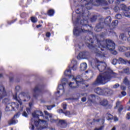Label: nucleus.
Instances as JSON below:
<instances>
[{"label":"nucleus","instance_id":"1","mask_svg":"<svg viewBox=\"0 0 130 130\" xmlns=\"http://www.w3.org/2000/svg\"><path fill=\"white\" fill-rule=\"evenodd\" d=\"M85 44L89 48L92 49V51L98 57H105V50L104 48H106L109 50L114 55L117 54V51L114 50L115 49V43L112 40L106 39V40H99L96 39L98 42L97 45H93L94 41L93 38L90 36H87L85 37Z\"/></svg>","mask_w":130,"mask_h":130},{"label":"nucleus","instance_id":"2","mask_svg":"<svg viewBox=\"0 0 130 130\" xmlns=\"http://www.w3.org/2000/svg\"><path fill=\"white\" fill-rule=\"evenodd\" d=\"M75 13L78 15H80V18H82L83 20H81L80 22V18H77L76 20L74 22L75 26L73 29V34L74 36L78 37L80 36L82 33H89V35H91L92 31L89 29H86L88 28V27L89 28H93L92 25H90L89 24V15L87 14L85 11H83V9H77L75 11Z\"/></svg>","mask_w":130,"mask_h":130},{"label":"nucleus","instance_id":"3","mask_svg":"<svg viewBox=\"0 0 130 130\" xmlns=\"http://www.w3.org/2000/svg\"><path fill=\"white\" fill-rule=\"evenodd\" d=\"M96 60V63L98 64L95 65V68L98 69L99 72L103 73L105 71H106L103 73V75H100L98 76L96 80L91 84L92 87H98L100 85L107 84L115 75L113 71L109 68H107V64L105 62L100 61L97 59Z\"/></svg>","mask_w":130,"mask_h":130},{"label":"nucleus","instance_id":"4","mask_svg":"<svg viewBox=\"0 0 130 130\" xmlns=\"http://www.w3.org/2000/svg\"><path fill=\"white\" fill-rule=\"evenodd\" d=\"M86 2L84 5L82 7H85L87 10H91L93 8V6L95 7H99V6H108V3L106 0H84Z\"/></svg>","mask_w":130,"mask_h":130},{"label":"nucleus","instance_id":"5","mask_svg":"<svg viewBox=\"0 0 130 130\" xmlns=\"http://www.w3.org/2000/svg\"><path fill=\"white\" fill-rule=\"evenodd\" d=\"M70 74H72V71H71V69H68L66 70L64 73V75L66 77H69L70 79H71V78H72V80H74V81H75L76 85L75 86V82H70L69 84V87H70L71 89H77L79 88L80 84H82V81H78V77L75 78L74 75H70Z\"/></svg>","mask_w":130,"mask_h":130},{"label":"nucleus","instance_id":"6","mask_svg":"<svg viewBox=\"0 0 130 130\" xmlns=\"http://www.w3.org/2000/svg\"><path fill=\"white\" fill-rule=\"evenodd\" d=\"M31 114L33 118H36L37 119H38V121H35V126H38V125H39V123H40V121L43 123L46 122L45 120H41L39 119L40 116H42L44 119H46V120H48L49 119L48 117L44 116L43 112H42L41 111H35L33 113H32Z\"/></svg>","mask_w":130,"mask_h":130},{"label":"nucleus","instance_id":"7","mask_svg":"<svg viewBox=\"0 0 130 130\" xmlns=\"http://www.w3.org/2000/svg\"><path fill=\"white\" fill-rule=\"evenodd\" d=\"M129 10V7H127L126 5L124 4H121L120 7L115 6L114 8V12L116 13H120V11H122V15H124L127 18H130Z\"/></svg>","mask_w":130,"mask_h":130},{"label":"nucleus","instance_id":"8","mask_svg":"<svg viewBox=\"0 0 130 130\" xmlns=\"http://www.w3.org/2000/svg\"><path fill=\"white\" fill-rule=\"evenodd\" d=\"M44 89V85L40 84L36 85L33 89V97L35 99H37L40 95L43 94V90Z\"/></svg>","mask_w":130,"mask_h":130},{"label":"nucleus","instance_id":"9","mask_svg":"<svg viewBox=\"0 0 130 130\" xmlns=\"http://www.w3.org/2000/svg\"><path fill=\"white\" fill-rule=\"evenodd\" d=\"M105 25V23L104 22H100L97 23L95 25V26L94 28V31H95V32H101V31L103 30Z\"/></svg>","mask_w":130,"mask_h":130},{"label":"nucleus","instance_id":"10","mask_svg":"<svg viewBox=\"0 0 130 130\" xmlns=\"http://www.w3.org/2000/svg\"><path fill=\"white\" fill-rule=\"evenodd\" d=\"M64 81L66 82H67V80H66V78L63 79V80L62 81V84H59V85H58V88L57 89V91L56 92V94H59V93H60V91H59V90H62V92L64 93V86L67 84V83L63 82V81L64 82Z\"/></svg>","mask_w":130,"mask_h":130},{"label":"nucleus","instance_id":"11","mask_svg":"<svg viewBox=\"0 0 130 130\" xmlns=\"http://www.w3.org/2000/svg\"><path fill=\"white\" fill-rule=\"evenodd\" d=\"M20 116V112L17 113L14 115L13 117L8 121V124L12 125V124H16L18 122L17 120H15L16 117H19Z\"/></svg>","mask_w":130,"mask_h":130},{"label":"nucleus","instance_id":"12","mask_svg":"<svg viewBox=\"0 0 130 130\" xmlns=\"http://www.w3.org/2000/svg\"><path fill=\"white\" fill-rule=\"evenodd\" d=\"M90 56V52L87 51H83L79 53L77 57L80 58H87Z\"/></svg>","mask_w":130,"mask_h":130},{"label":"nucleus","instance_id":"13","mask_svg":"<svg viewBox=\"0 0 130 130\" xmlns=\"http://www.w3.org/2000/svg\"><path fill=\"white\" fill-rule=\"evenodd\" d=\"M118 108V112L119 113H121V111L123 110V106L121 105V102L120 101H117L116 103V106L115 108Z\"/></svg>","mask_w":130,"mask_h":130},{"label":"nucleus","instance_id":"14","mask_svg":"<svg viewBox=\"0 0 130 130\" xmlns=\"http://www.w3.org/2000/svg\"><path fill=\"white\" fill-rule=\"evenodd\" d=\"M101 105L104 106L105 107H107V108H111L112 106L108 103V101L107 100H103L100 102Z\"/></svg>","mask_w":130,"mask_h":130},{"label":"nucleus","instance_id":"15","mask_svg":"<svg viewBox=\"0 0 130 130\" xmlns=\"http://www.w3.org/2000/svg\"><path fill=\"white\" fill-rule=\"evenodd\" d=\"M21 94L26 98V99L23 100V102H27L31 99V96H30V94L28 92H22L21 93Z\"/></svg>","mask_w":130,"mask_h":130},{"label":"nucleus","instance_id":"16","mask_svg":"<svg viewBox=\"0 0 130 130\" xmlns=\"http://www.w3.org/2000/svg\"><path fill=\"white\" fill-rule=\"evenodd\" d=\"M117 25H118V20H114L111 25H109L110 30H113V29H115V27H116Z\"/></svg>","mask_w":130,"mask_h":130},{"label":"nucleus","instance_id":"17","mask_svg":"<svg viewBox=\"0 0 130 130\" xmlns=\"http://www.w3.org/2000/svg\"><path fill=\"white\" fill-rule=\"evenodd\" d=\"M94 92L98 95H104V90L100 88V87H98L94 89Z\"/></svg>","mask_w":130,"mask_h":130},{"label":"nucleus","instance_id":"18","mask_svg":"<svg viewBox=\"0 0 130 130\" xmlns=\"http://www.w3.org/2000/svg\"><path fill=\"white\" fill-rule=\"evenodd\" d=\"M104 95H111L113 94V90L109 88H106L104 90Z\"/></svg>","mask_w":130,"mask_h":130},{"label":"nucleus","instance_id":"19","mask_svg":"<svg viewBox=\"0 0 130 130\" xmlns=\"http://www.w3.org/2000/svg\"><path fill=\"white\" fill-rule=\"evenodd\" d=\"M58 113H63L66 116H70L71 115V112L70 111H64L62 109H59L57 110Z\"/></svg>","mask_w":130,"mask_h":130},{"label":"nucleus","instance_id":"20","mask_svg":"<svg viewBox=\"0 0 130 130\" xmlns=\"http://www.w3.org/2000/svg\"><path fill=\"white\" fill-rule=\"evenodd\" d=\"M54 14H55V11L52 9L48 10L47 12V15L49 17H53L54 16Z\"/></svg>","mask_w":130,"mask_h":130},{"label":"nucleus","instance_id":"21","mask_svg":"<svg viewBox=\"0 0 130 130\" xmlns=\"http://www.w3.org/2000/svg\"><path fill=\"white\" fill-rule=\"evenodd\" d=\"M59 123L60 124V127L62 128H66L67 127V122L64 120H59Z\"/></svg>","mask_w":130,"mask_h":130},{"label":"nucleus","instance_id":"22","mask_svg":"<svg viewBox=\"0 0 130 130\" xmlns=\"http://www.w3.org/2000/svg\"><path fill=\"white\" fill-rule=\"evenodd\" d=\"M13 98L15 99V100H16L18 103H19L20 105H22L23 103L22 102L21 99L18 98V94H17V92H16L15 94L13 95Z\"/></svg>","mask_w":130,"mask_h":130},{"label":"nucleus","instance_id":"23","mask_svg":"<svg viewBox=\"0 0 130 130\" xmlns=\"http://www.w3.org/2000/svg\"><path fill=\"white\" fill-rule=\"evenodd\" d=\"M87 65L86 63H82L80 64V69L81 71H86L87 70Z\"/></svg>","mask_w":130,"mask_h":130},{"label":"nucleus","instance_id":"24","mask_svg":"<svg viewBox=\"0 0 130 130\" xmlns=\"http://www.w3.org/2000/svg\"><path fill=\"white\" fill-rule=\"evenodd\" d=\"M123 83L125 85V86H127L128 87H130V82L128 81L127 77H125L123 80Z\"/></svg>","mask_w":130,"mask_h":130},{"label":"nucleus","instance_id":"25","mask_svg":"<svg viewBox=\"0 0 130 130\" xmlns=\"http://www.w3.org/2000/svg\"><path fill=\"white\" fill-rule=\"evenodd\" d=\"M28 17L29 15L27 13L22 12L20 14V17L22 18V19H25V20H26L27 18Z\"/></svg>","mask_w":130,"mask_h":130},{"label":"nucleus","instance_id":"26","mask_svg":"<svg viewBox=\"0 0 130 130\" xmlns=\"http://www.w3.org/2000/svg\"><path fill=\"white\" fill-rule=\"evenodd\" d=\"M111 20H112L111 19V17L108 16L105 19V22H104V23H105V24H110V23H111Z\"/></svg>","mask_w":130,"mask_h":130},{"label":"nucleus","instance_id":"27","mask_svg":"<svg viewBox=\"0 0 130 130\" xmlns=\"http://www.w3.org/2000/svg\"><path fill=\"white\" fill-rule=\"evenodd\" d=\"M118 61H119V63H123V64H126L127 63V60H124L122 58H119Z\"/></svg>","mask_w":130,"mask_h":130},{"label":"nucleus","instance_id":"28","mask_svg":"<svg viewBox=\"0 0 130 130\" xmlns=\"http://www.w3.org/2000/svg\"><path fill=\"white\" fill-rule=\"evenodd\" d=\"M30 21L34 23H37L38 22V18L35 16H31L30 17Z\"/></svg>","mask_w":130,"mask_h":130},{"label":"nucleus","instance_id":"29","mask_svg":"<svg viewBox=\"0 0 130 130\" xmlns=\"http://www.w3.org/2000/svg\"><path fill=\"white\" fill-rule=\"evenodd\" d=\"M106 115L108 120H112V119H113V115L110 113H107Z\"/></svg>","mask_w":130,"mask_h":130},{"label":"nucleus","instance_id":"30","mask_svg":"<svg viewBox=\"0 0 130 130\" xmlns=\"http://www.w3.org/2000/svg\"><path fill=\"white\" fill-rule=\"evenodd\" d=\"M44 113H45V115L46 116H46L47 117H50V118H52V114H50L47 112V111H44Z\"/></svg>","mask_w":130,"mask_h":130},{"label":"nucleus","instance_id":"31","mask_svg":"<svg viewBox=\"0 0 130 130\" xmlns=\"http://www.w3.org/2000/svg\"><path fill=\"white\" fill-rule=\"evenodd\" d=\"M123 73L126 75H130V70L129 68H125L123 69Z\"/></svg>","mask_w":130,"mask_h":130},{"label":"nucleus","instance_id":"32","mask_svg":"<svg viewBox=\"0 0 130 130\" xmlns=\"http://www.w3.org/2000/svg\"><path fill=\"white\" fill-rule=\"evenodd\" d=\"M98 18V16H97V15H93L92 17L90 18V20L92 22H95Z\"/></svg>","mask_w":130,"mask_h":130},{"label":"nucleus","instance_id":"33","mask_svg":"<svg viewBox=\"0 0 130 130\" xmlns=\"http://www.w3.org/2000/svg\"><path fill=\"white\" fill-rule=\"evenodd\" d=\"M122 15L120 14H117L115 16V18L117 19L118 20H120V19H122Z\"/></svg>","mask_w":130,"mask_h":130},{"label":"nucleus","instance_id":"34","mask_svg":"<svg viewBox=\"0 0 130 130\" xmlns=\"http://www.w3.org/2000/svg\"><path fill=\"white\" fill-rule=\"evenodd\" d=\"M53 107H55V105H52L50 106H46V108L48 109V110H51Z\"/></svg>","mask_w":130,"mask_h":130},{"label":"nucleus","instance_id":"35","mask_svg":"<svg viewBox=\"0 0 130 130\" xmlns=\"http://www.w3.org/2000/svg\"><path fill=\"white\" fill-rule=\"evenodd\" d=\"M120 89L122 91H125L126 90V86L123 85H121L120 86Z\"/></svg>","mask_w":130,"mask_h":130},{"label":"nucleus","instance_id":"36","mask_svg":"<svg viewBox=\"0 0 130 130\" xmlns=\"http://www.w3.org/2000/svg\"><path fill=\"white\" fill-rule=\"evenodd\" d=\"M17 19H15L13 20H11L10 21H8L7 23L8 24V25H12V24H14V23H15V22H16L17 21Z\"/></svg>","mask_w":130,"mask_h":130},{"label":"nucleus","instance_id":"37","mask_svg":"<svg viewBox=\"0 0 130 130\" xmlns=\"http://www.w3.org/2000/svg\"><path fill=\"white\" fill-rule=\"evenodd\" d=\"M120 85L118 83H116L115 85L113 86V89H117L119 87H120Z\"/></svg>","mask_w":130,"mask_h":130},{"label":"nucleus","instance_id":"38","mask_svg":"<svg viewBox=\"0 0 130 130\" xmlns=\"http://www.w3.org/2000/svg\"><path fill=\"white\" fill-rule=\"evenodd\" d=\"M117 62H118V60H117V59L115 58V59H113V61H112L113 64L115 66V64H116V63H117Z\"/></svg>","mask_w":130,"mask_h":130},{"label":"nucleus","instance_id":"39","mask_svg":"<svg viewBox=\"0 0 130 130\" xmlns=\"http://www.w3.org/2000/svg\"><path fill=\"white\" fill-rule=\"evenodd\" d=\"M45 35L47 38H49L50 36H51V33H50V32H47Z\"/></svg>","mask_w":130,"mask_h":130},{"label":"nucleus","instance_id":"40","mask_svg":"<svg viewBox=\"0 0 130 130\" xmlns=\"http://www.w3.org/2000/svg\"><path fill=\"white\" fill-rule=\"evenodd\" d=\"M121 94L122 97H124V96H126V92L125 91H122L121 92Z\"/></svg>","mask_w":130,"mask_h":130},{"label":"nucleus","instance_id":"41","mask_svg":"<svg viewBox=\"0 0 130 130\" xmlns=\"http://www.w3.org/2000/svg\"><path fill=\"white\" fill-rule=\"evenodd\" d=\"M126 57H130V52H126L125 53Z\"/></svg>","mask_w":130,"mask_h":130},{"label":"nucleus","instance_id":"42","mask_svg":"<svg viewBox=\"0 0 130 130\" xmlns=\"http://www.w3.org/2000/svg\"><path fill=\"white\" fill-rule=\"evenodd\" d=\"M67 106H68L67 104H62V108H63V110H66V109H67Z\"/></svg>","mask_w":130,"mask_h":130},{"label":"nucleus","instance_id":"43","mask_svg":"<svg viewBox=\"0 0 130 130\" xmlns=\"http://www.w3.org/2000/svg\"><path fill=\"white\" fill-rule=\"evenodd\" d=\"M22 115L25 117H28V114H27V112H26V111L23 112Z\"/></svg>","mask_w":130,"mask_h":130},{"label":"nucleus","instance_id":"44","mask_svg":"<svg viewBox=\"0 0 130 130\" xmlns=\"http://www.w3.org/2000/svg\"><path fill=\"white\" fill-rule=\"evenodd\" d=\"M72 69L73 71H76L77 70V64L73 65Z\"/></svg>","mask_w":130,"mask_h":130},{"label":"nucleus","instance_id":"45","mask_svg":"<svg viewBox=\"0 0 130 130\" xmlns=\"http://www.w3.org/2000/svg\"><path fill=\"white\" fill-rule=\"evenodd\" d=\"M10 101V100H9V99H5L4 101L5 102V103H6V104H9V101Z\"/></svg>","mask_w":130,"mask_h":130},{"label":"nucleus","instance_id":"46","mask_svg":"<svg viewBox=\"0 0 130 130\" xmlns=\"http://www.w3.org/2000/svg\"><path fill=\"white\" fill-rule=\"evenodd\" d=\"M81 101L82 102H86L87 101V98L86 97H83L81 99Z\"/></svg>","mask_w":130,"mask_h":130},{"label":"nucleus","instance_id":"47","mask_svg":"<svg viewBox=\"0 0 130 130\" xmlns=\"http://www.w3.org/2000/svg\"><path fill=\"white\" fill-rule=\"evenodd\" d=\"M113 119H114V121H115V122H116V121H118V118H117V117L116 116H114L113 117Z\"/></svg>","mask_w":130,"mask_h":130},{"label":"nucleus","instance_id":"48","mask_svg":"<svg viewBox=\"0 0 130 130\" xmlns=\"http://www.w3.org/2000/svg\"><path fill=\"white\" fill-rule=\"evenodd\" d=\"M125 0H116V4H120L121 2H124Z\"/></svg>","mask_w":130,"mask_h":130},{"label":"nucleus","instance_id":"49","mask_svg":"<svg viewBox=\"0 0 130 130\" xmlns=\"http://www.w3.org/2000/svg\"><path fill=\"white\" fill-rule=\"evenodd\" d=\"M126 118L127 119H130V113H127Z\"/></svg>","mask_w":130,"mask_h":130},{"label":"nucleus","instance_id":"50","mask_svg":"<svg viewBox=\"0 0 130 130\" xmlns=\"http://www.w3.org/2000/svg\"><path fill=\"white\" fill-rule=\"evenodd\" d=\"M20 89H21V87H20V86H17L16 87H15V89L17 92H18Z\"/></svg>","mask_w":130,"mask_h":130},{"label":"nucleus","instance_id":"51","mask_svg":"<svg viewBox=\"0 0 130 130\" xmlns=\"http://www.w3.org/2000/svg\"><path fill=\"white\" fill-rule=\"evenodd\" d=\"M41 15H44V16H47V12L45 13L44 11H41Z\"/></svg>","mask_w":130,"mask_h":130},{"label":"nucleus","instance_id":"52","mask_svg":"<svg viewBox=\"0 0 130 130\" xmlns=\"http://www.w3.org/2000/svg\"><path fill=\"white\" fill-rule=\"evenodd\" d=\"M50 122H56V120L54 119H50Z\"/></svg>","mask_w":130,"mask_h":130},{"label":"nucleus","instance_id":"53","mask_svg":"<svg viewBox=\"0 0 130 130\" xmlns=\"http://www.w3.org/2000/svg\"><path fill=\"white\" fill-rule=\"evenodd\" d=\"M26 111H27V112L29 113V112H31V109L29 108H26Z\"/></svg>","mask_w":130,"mask_h":130},{"label":"nucleus","instance_id":"54","mask_svg":"<svg viewBox=\"0 0 130 130\" xmlns=\"http://www.w3.org/2000/svg\"><path fill=\"white\" fill-rule=\"evenodd\" d=\"M29 128H31V130H34V129L35 128V127L34 126V125L31 124V127H29Z\"/></svg>","mask_w":130,"mask_h":130},{"label":"nucleus","instance_id":"55","mask_svg":"<svg viewBox=\"0 0 130 130\" xmlns=\"http://www.w3.org/2000/svg\"><path fill=\"white\" fill-rule=\"evenodd\" d=\"M119 50H120V51H121L122 52L124 51V50H123V49L122 48V47H119Z\"/></svg>","mask_w":130,"mask_h":130},{"label":"nucleus","instance_id":"56","mask_svg":"<svg viewBox=\"0 0 130 130\" xmlns=\"http://www.w3.org/2000/svg\"><path fill=\"white\" fill-rule=\"evenodd\" d=\"M108 2L110 4H112L113 3H114V0H108Z\"/></svg>","mask_w":130,"mask_h":130},{"label":"nucleus","instance_id":"57","mask_svg":"<svg viewBox=\"0 0 130 130\" xmlns=\"http://www.w3.org/2000/svg\"><path fill=\"white\" fill-rule=\"evenodd\" d=\"M32 106H33V103L32 102L29 103V106L30 108H31V107H32Z\"/></svg>","mask_w":130,"mask_h":130},{"label":"nucleus","instance_id":"58","mask_svg":"<svg viewBox=\"0 0 130 130\" xmlns=\"http://www.w3.org/2000/svg\"><path fill=\"white\" fill-rule=\"evenodd\" d=\"M9 80H10V82H13L14 80V77H10Z\"/></svg>","mask_w":130,"mask_h":130},{"label":"nucleus","instance_id":"59","mask_svg":"<svg viewBox=\"0 0 130 130\" xmlns=\"http://www.w3.org/2000/svg\"><path fill=\"white\" fill-rule=\"evenodd\" d=\"M40 27H42V25L41 24H39V25H37L36 26V28H40Z\"/></svg>","mask_w":130,"mask_h":130},{"label":"nucleus","instance_id":"60","mask_svg":"<svg viewBox=\"0 0 130 130\" xmlns=\"http://www.w3.org/2000/svg\"><path fill=\"white\" fill-rule=\"evenodd\" d=\"M11 107H12V110H15V107L14 106V105H12Z\"/></svg>","mask_w":130,"mask_h":130},{"label":"nucleus","instance_id":"61","mask_svg":"<svg viewBox=\"0 0 130 130\" xmlns=\"http://www.w3.org/2000/svg\"><path fill=\"white\" fill-rule=\"evenodd\" d=\"M111 130H116V127H115V126H114Z\"/></svg>","mask_w":130,"mask_h":130},{"label":"nucleus","instance_id":"62","mask_svg":"<svg viewBox=\"0 0 130 130\" xmlns=\"http://www.w3.org/2000/svg\"><path fill=\"white\" fill-rule=\"evenodd\" d=\"M19 24H20V25H23V21L20 20V21H19Z\"/></svg>","mask_w":130,"mask_h":130},{"label":"nucleus","instance_id":"63","mask_svg":"<svg viewBox=\"0 0 130 130\" xmlns=\"http://www.w3.org/2000/svg\"><path fill=\"white\" fill-rule=\"evenodd\" d=\"M127 111H130V106L128 107V109H127Z\"/></svg>","mask_w":130,"mask_h":130},{"label":"nucleus","instance_id":"64","mask_svg":"<svg viewBox=\"0 0 130 130\" xmlns=\"http://www.w3.org/2000/svg\"><path fill=\"white\" fill-rule=\"evenodd\" d=\"M3 74H0V78H3Z\"/></svg>","mask_w":130,"mask_h":130}]
</instances>
